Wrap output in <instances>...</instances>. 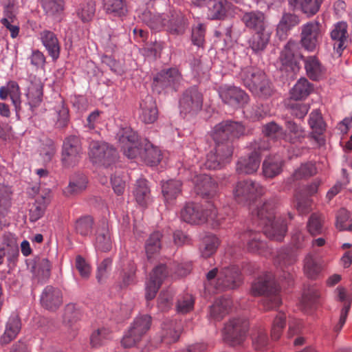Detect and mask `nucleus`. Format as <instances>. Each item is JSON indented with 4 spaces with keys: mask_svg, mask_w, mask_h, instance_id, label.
Instances as JSON below:
<instances>
[{
    "mask_svg": "<svg viewBox=\"0 0 352 352\" xmlns=\"http://www.w3.org/2000/svg\"><path fill=\"white\" fill-rule=\"evenodd\" d=\"M21 328V320L18 316L14 315L9 318L3 335L1 337V344H8L16 338Z\"/></svg>",
    "mask_w": 352,
    "mask_h": 352,
    "instance_id": "37",
    "label": "nucleus"
},
{
    "mask_svg": "<svg viewBox=\"0 0 352 352\" xmlns=\"http://www.w3.org/2000/svg\"><path fill=\"white\" fill-rule=\"evenodd\" d=\"M249 322L244 318H233L225 325L223 335L224 340L232 345L241 344L245 339Z\"/></svg>",
    "mask_w": 352,
    "mask_h": 352,
    "instance_id": "9",
    "label": "nucleus"
},
{
    "mask_svg": "<svg viewBox=\"0 0 352 352\" xmlns=\"http://www.w3.org/2000/svg\"><path fill=\"white\" fill-rule=\"evenodd\" d=\"M261 157L257 152H252L248 157L241 158L236 164V171L239 174L250 175L256 173L259 168Z\"/></svg>",
    "mask_w": 352,
    "mask_h": 352,
    "instance_id": "28",
    "label": "nucleus"
},
{
    "mask_svg": "<svg viewBox=\"0 0 352 352\" xmlns=\"http://www.w3.org/2000/svg\"><path fill=\"white\" fill-rule=\"evenodd\" d=\"M87 183V178L84 175L72 177L65 188L64 194L67 197L76 195L86 188Z\"/></svg>",
    "mask_w": 352,
    "mask_h": 352,
    "instance_id": "46",
    "label": "nucleus"
},
{
    "mask_svg": "<svg viewBox=\"0 0 352 352\" xmlns=\"http://www.w3.org/2000/svg\"><path fill=\"white\" fill-rule=\"evenodd\" d=\"M252 83L253 85H250L247 88L258 98L267 99L274 94L272 83L265 72L259 76H257V78Z\"/></svg>",
    "mask_w": 352,
    "mask_h": 352,
    "instance_id": "21",
    "label": "nucleus"
},
{
    "mask_svg": "<svg viewBox=\"0 0 352 352\" xmlns=\"http://www.w3.org/2000/svg\"><path fill=\"white\" fill-rule=\"evenodd\" d=\"M286 324V315L279 312L273 320L271 328L272 339L276 340L280 338Z\"/></svg>",
    "mask_w": 352,
    "mask_h": 352,
    "instance_id": "61",
    "label": "nucleus"
},
{
    "mask_svg": "<svg viewBox=\"0 0 352 352\" xmlns=\"http://www.w3.org/2000/svg\"><path fill=\"white\" fill-rule=\"evenodd\" d=\"M263 73H264V72L257 67L248 66L241 69L239 76L243 85L248 87L250 85H252V81L255 80L257 76H259Z\"/></svg>",
    "mask_w": 352,
    "mask_h": 352,
    "instance_id": "59",
    "label": "nucleus"
},
{
    "mask_svg": "<svg viewBox=\"0 0 352 352\" xmlns=\"http://www.w3.org/2000/svg\"><path fill=\"white\" fill-rule=\"evenodd\" d=\"M143 23L146 24L151 30L160 31L166 27V18L157 12L151 10H144L140 16Z\"/></svg>",
    "mask_w": 352,
    "mask_h": 352,
    "instance_id": "35",
    "label": "nucleus"
},
{
    "mask_svg": "<svg viewBox=\"0 0 352 352\" xmlns=\"http://www.w3.org/2000/svg\"><path fill=\"white\" fill-rule=\"evenodd\" d=\"M152 319L149 315L138 316L131 324L128 331L121 341L124 348L135 346L139 343L151 328Z\"/></svg>",
    "mask_w": 352,
    "mask_h": 352,
    "instance_id": "6",
    "label": "nucleus"
},
{
    "mask_svg": "<svg viewBox=\"0 0 352 352\" xmlns=\"http://www.w3.org/2000/svg\"><path fill=\"white\" fill-rule=\"evenodd\" d=\"M81 318V312L75 304H67L64 309L63 324L67 333L74 337L78 330V322Z\"/></svg>",
    "mask_w": 352,
    "mask_h": 352,
    "instance_id": "20",
    "label": "nucleus"
},
{
    "mask_svg": "<svg viewBox=\"0 0 352 352\" xmlns=\"http://www.w3.org/2000/svg\"><path fill=\"white\" fill-rule=\"evenodd\" d=\"M322 0H289L295 9L300 10L307 16L316 14L320 10Z\"/></svg>",
    "mask_w": 352,
    "mask_h": 352,
    "instance_id": "36",
    "label": "nucleus"
},
{
    "mask_svg": "<svg viewBox=\"0 0 352 352\" xmlns=\"http://www.w3.org/2000/svg\"><path fill=\"white\" fill-rule=\"evenodd\" d=\"M183 81L181 72L176 67L162 69L153 78V86L160 92L161 89L170 88L177 91Z\"/></svg>",
    "mask_w": 352,
    "mask_h": 352,
    "instance_id": "12",
    "label": "nucleus"
},
{
    "mask_svg": "<svg viewBox=\"0 0 352 352\" xmlns=\"http://www.w3.org/2000/svg\"><path fill=\"white\" fill-rule=\"evenodd\" d=\"M182 183L179 180L170 179L164 182L162 186L163 196L166 201H170L177 198L182 192Z\"/></svg>",
    "mask_w": 352,
    "mask_h": 352,
    "instance_id": "45",
    "label": "nucleus"
},
{
    "mask_svg": "<svg viewBox=\"0 0 352 352\" xmlns=\"http://www.w3.org/2000/svg\"><path fill=\"white\" fill-rule=\"evenodd\" d=\"M11 191L5 185H0V217H5L11 206Z\"/></svg>",
    "mask_w": 352,
    "mask_h": 352,
    "instance_id": "58",
    "label": "nucleus"
},
{
    "mask_svg": "<svg viewBox=\"0 0 352 352\" xmlns=\"http://www.w3.org/2000/svg\"><path fill=\"white\" fill-rule=\"evenodd\" d=\"M263 193V186L251 179L238 182L233 189L235 201L242 204H250Z\"/></svg>",
    "mask_w": 352,
    "mask_h": 352,
    "instance_id": "7",
    "label": "nucleus"
},
{
    "mask_svg": "<svg viewBox=\"0 0 352 352\" xmlns=\"http://www.w3.org/2000/svg\"><path fill=\"white\" fill-rule=\"evenodd\" d=\"M182 331V324L177 320H167L162 324L160 340L166 345L175 343L179 340Z\"/></svg>",
    "mask_w": 352,
    "mask_h": 352,
    "instance_id": "22",
    "label": "nucleus"
},
{
    "mask_svg": "<svg viewBox=\"0 0 352 352\" xmlns=\"http://www.w3.org/2000/svg\"><path fill=\"white\" fill-rule=\"evenodd\" d=\"M226 14V8L221 1H212L208 6L207 16L211 20L219 19Z\"/></svg>",
    "mask_w": 352,
    "mask_h": 352,
    "instance_id": "63",
    "label": "nucleus"
},
{
    "mask_svg": "<svg viewBox=\"0 0 352 352\" xmlns=\"http://www.w3.org/2000/svg\"><path fill=\"white\" fill-rule=\"evenodd\" d=\"M252 338L253 346L256 350L264 349L268 343V338L265 329L261 326L254 329Z\"/></svg>",
    "mask_w": 352,
    "mask_h": 352,
    "instance_id": "60",
    "label": "nucleus"
},
{
    "mask_svg": "<svg viewBox=\"0 0 352 352\" xmlns=\"http://www.w3.org/2000/svg\"><path fill=\"white\" fill-rule=\"evenodd\" d=\"M192 182L197 194L206 199L214 198L219 191L217 182L210 175L201 174L196 175Z\"/></svg>",
    "mask_w": 352,
    "mask_h": 352,
    "instance_id": "15",
    "label": "nucleus"
},
{
    "mask_svg": "<svg viewBox=\"0 0 352 352\" xmlns=\"http://www.w3.org/2000/svg\"><path fill=\"white\" fill-rule=\"evenodd\" d=\"M219 96L224 103L234 107H243L249 101V96L236 87H223L220 89Z\"/></svg>",
    "mask_w": 352,
    "mask_h": 352,
    "instance_id": "16",
    "label": "nucleus"
},
{
    "mask_svg": "<svg viewBox=\"0 0 352 352\" xmlns=\"http://www.w3.org/2000/svg\"><path fill=\"white\" fill-rule=\"evenodd\" d=\"M140 157L146 164L155 166L160 162L161 152L151 142H147L144 144Z\"/></svg>",
    "mask_w": 352,
    "mask_h": 352,
    "instance_id": "39",
    "label": "nucleus"
},
{
    "mask_svg": "<svg viewBox=\"0 0 352 352\" xmlns=\"http://www.w3.org/2000/svg\"><path fill=\"white\" fill-rule=\"evenodd\" d=\"M336 227L339 231H352V217L346 209L341 208L338 212Z\"/></svg>",
    "mask_w": 352,
    "mask_h": 352,
    "instance_id": "57",
    "label": "nucleus"
},
{
    "mask_svg": "<svg viewBox=\"0 0 352 352\" xmlns=\"http://www.w3.org/2000/svg\"><path fill=\"white\" fill-rule=\"evenodd\" d=\"M320 265L314 258L311 254H308L304 260V271L309 278H314L320 271Z\"/></svg>",
    "mask_w": 352,
    "mask_h": 352,
    "instance_id": "64",
    "label": "nucleus"
},
{
    "mask_svg": "<svg viewBox=\"0 0 352 352\" xmlns=\"http://www.w3.org/2000/svg\"><path fill=\"white\" fill-rule=\"evenodd\" d=\"M298 16L291 13H284L277 25L276 34L280 39H285L287 32L300 23Z\"/></svg>",
    "mask_w": 352,
    "mask_h": 352,
    "instance_id": "33",
    "label": "nucleus"
},
{
    "mask_svg": "<svg viewBox=\"0 0 352 352\" xmlns=\"http://www.w3.org/2000/svg\"><path fill=\"white\" fill-rule=\"evenodd\" d=\"M133 195L138 204L146 206L151 201V191L147 181L140 179L137 181Z\"/></svg>",
    "mask_w": 352,
    "mask_h": 352,
    "instance_id": "41",
    "label": "nucleus"
},
{
    "mask_svg": "<svg viewBox=\"0 0 352 352\" xmlns=\"http://www.w3.org/2000/svg\"><path fill=\"white\" fill-rule=\"evenodd\" d=\"M251 291L254 296H265L262 304L265 310L274 309L281 304L279 288L272 273H265L256 279Z\"/></svg>",
    "mask_w": 352,
    "mask_h": 352,
    "instance_id": "4",
    "label": "nucleus"
},
{
    "mask_svg": "<svg viewBox=\"0 0 352 352\" xmlns=\"http://www.w3.org/2000/svg\"><path fill=\"white\" fill-rule=\"evenodd\" d=\"M168 272L164 265H157L152 271L150 278L146 285L145 296L147 300H153L158 292L163 280L167 276Z\"/></svg>",
    "mask_w": 352,
    "mask_h": 352,
    "instance_id": "17",
    "label": "nucleus"
},
{
    "mask_svg": "<svg viewBox=\"0 0 352 352\" xmlns=\"http://www.w3.org/2000/svg\"><path fill=\"white\" fill-rule=\"evenodd\" d=\"M95 247L101 252H108L111 249V241L109 228L104 222L96 231Z\"/></svg>",
    "mask_w": 352,
    "mask_h": 352,
    "instance_id": "40",
    "label": "nucleus"
},
{
    "mask_svg": "<svg viewBox=\"0 0 352 352\" xmlns=\"http://www.w3.org/2000/svg\"><path fill=\"white\" fill-rule=\"evenodd\" d=\"M181 219L191 224H201L208 219L219 221L218 213L214 206L211 203L202 205L197 203H188L182 209Z\"/></svg>",
    "mask_w": 352,
    "mask_h": 352,
    "instance_id": "5",
    "label": "nucleus"
},
{
    "mask_svg": "<svg viewBox=\"0 0 352 352\" xmlns=\"http://www.w3.org/2000/svg\"><path fill=\"white\" fill-rule=\"evenodd\" d=\"M95 11V3L92 0H89L87 1L82 2L79 4L76 10V14L80 20L83 23H85L91 21L93 19Z\"/></svg>",
    "mask_w": 352,
    "mask_h": 352,
    "instance_id": "51",
    "label": "nucleus"
},
{
    "mask_svg": "<svg viewBox=\"0 0 352 352\" xmlns=\"http://www.w3.org/2000/svg\"><path fill=\"white\" fill-rule=\"evenodd\" d=\"M331 38L333 41V50L338 56H340L343 50L347 47L351 42L347 32V24L344 22H339L335 25L331 32Z\"/></svg>",
    "mask_w": 352,
    "mask_h": 352,
    "instance_id": "18",
    "label": "nucleus"
},
{
    "mask_svg": "<svg viewBox=\"0 0 352 352\" xmlns=\"http://www.w3.org/2000/svg\"><path fill=\"white\" fill-rule=\"evenodd\" d=\"M232 301L229 298H218L210 307L209 316L214 321L221 320L229 312Z\"/></svg>",
    "mask_w": 352,
    "mask_h": 352,
    "instance_id": "34",
    "label": "nucleus"
},
{
    "mask_svg": "<svg viewBox=\"0 0 352 352\" xmlns=\"http://www.w3.org/2000/svg\"><path fill=\"white\" fill-rule=\"evenodd\" d=\"M237 236L243 242L247 243L248 249L250 252H257L265 246L262 239L263 235L258 230L256 231L248 228L246 230L237 233Z\"/></svg>",
    "mask_w": 352,
    "mask_h": 352,
    "instance_id": "24",
    "label": "nucleus"
},
{
    "mask_svg": "<svg viewBox=\"0 0 352 352\" xmlns=\"http://www.w3.org/2000/svg\"><path fill=\"white\" fill-rule=\"evenodd\" d=\"M51 201L50 191L39 194L34 204L29 209V219L31 222H36L45 214L46 208Z\"/></svg>",
    "mask_w": 352,
    "mask_h": 352,
    "instance_id": "25",
    "label": "nucleus"
},
{
    "mask_svg": "<svg viewBox=\"0 0 352 352\" xmlns=\"http://www.w3.org/2000/svg\"><path fill=\"white\" fill-rule=\"evenodd\" d=\"M274 210L275 205L273 201L263 203L255 212L256 223L267 237L281 241L287 232V224L281 217H276Z\"/></svg>",
    "mask_w": 352,
    "mask_h": 352,
    "instance_id": "2",
    "label": "nucleus"
},
{
    "mask_svg": "<svg viewBox=\"0 0 352 352\" xmlns=\"http://www.w3.org/2000/svg\"><path fill=\"white\" fill-rule=\"evenodd\" d=\"M319 296V292L316 288L311 287L308 289L307 291L305 292L302 297L300 302L302 309L308 313L314 309L316 307Z\"/></svg>",
    "mask_w": 352,
    "mask_h": 352,
    "instance_id": "47",
    "label": "nucleus"
},
{
    "mask_svg": "<svg viewBox=\"0 0 352 352\" xmlns=\"http://www.w3.org/2000/svg\"><path fill=\"white\" fill-rule=\"evenodd\" d=\"M297 45L294 41H289L282 50L279 59L283 65L292 66L296 63L295 51Z\"/></svg>",
    "mask_w": 352,
    "mask_h": 352,
    "instance_id": "53",
    "label": "nucleus"
},
{
    "mask_svg": "<svg viewBox=\"0 0 352 352\" xmlns=\"http://www.w3.org/2000/svg\"><path fill=\"white\" fill-rule=\"evenodd\" d=\"M300 58L304 61L306 74L311 80L317 81L323 77L325 68L316 56H300Z\"/></svg>",
    "mask_w": 352,
    "mask_h": 352,
    "instance_id": "26",
    "label": "nucleus"
},
{
    "mask_svg": "<svg viewBox=\"0 0 352 352\" xmlns=\"http://www.w3.org/2000/svg\"><path fill=\"white\" fill-rule=\"evenodd\" d=\"M283 160L279 155L267 157L263 162V174L265 177L273 178L283 170Z\"/></svg>",
    "mask_w": 352,
    "mask_h": 352,
    "instance_id": "31",
    "label": "nucleus"
},
{
    "mask_svg": "<svg viewBox=\"0 0 352 352\" xmlns=\"http://www.w3.org/2000/svg\"><path fill=\"white\" fill-rule=\"evenodd\" d=\"M111 331L104 327H101L94 331L90 338V343L93 347H98L102 345L105 341L109 339Z\"/></svg>",
    "mask_w": 352,
    "mask_h": 352,
    "instance_id": "62",
    "label": "nucleus"
},
{
    "mask_svg": "<svg viewBox=\"0 0 352 352\" xmlns=\"http://www.w3.org/2000/svg\"><path fill=\"white\" fill-rule=\"evenodd\" d=\"M313 89V85L307 78H301L291 90V97L295 100L304 99L312 92Z\"/></svg>",
    "mask_w": 352,
    "mask_h": 352,
    "instance_id": "42",
    "label": "nucleus"
},
{
    "mask_svg": "<svg viewBox=\"0 0 352 352\" xmlns=\"http://www.w3.org/2000/svg\"><path fill=\"white\" fill-rule=\"evenodd\" d=\"M166 23V30L171 34H183L186 28V21L184 15L177 12H173L168 16Z\"/></svg>",
    "mask_w": 352,
    "mask_h": 352,
    "instance_id": "32",
    "label": "nucleus"
},
{
    "mask_svg": "<svg viewBox=\"0 0 352 352\" xmlns=\"http://www.w3.org/2000/svg\"><path fill=\"white\" fill-rule=\"evenodd\" d=\"M53 120L58 128H63L69 121V111L63 102L57 104L52 113Z\"/></svg>",
    "mask_w": 352,
    "mask_h": 352,
    "instance_id": "50",
    "label": "nucleus"
},
{
    "mask_svg": "<svg viewBox=\"0 0 352 352\" xmlns=\"http://www.w3.org/2000/svg\"><path fill=\"white\" fill-rule=\"evenodd\" d=\"M203 101V94L197 87H190L184 91L179 100L181 111L185 113H197L201 109Z\"/></svg>",
    "mask_w": 352,
    "mask_h": 352,
    "instance_id": "13",
    "label": "nucleus"
},
{
    "mask_svg": "<svg viewBox=\"0 0 352 352\" xmlns=\"http://www.w3.org/2000/svg\"><path fill=\"white\" fill-rule=\"evenodd\" d=\"M317 173L316 166L312 163H305L301 164L295 170L289 179L292 181L300 180L311 177Z\"/></svg>",
    "mask_w": 352,
    "mask_h": 352,
    "instance_id": "56",
    "label": "nucleus"
},
{
    "mask_svg": "<svg viewBox=\"0 0 352 352\" xmlns=\"http://www.w3.org/2000/svg\"><path fill=\"white\" fill-rule=\"evenodd\" d=\"M300 44L309 52H314L319 45L321 37V24L317 21H311L300 28Z\"/></svg>",
    "mask_w": 352,
    "mask_h": 352,
    "instance_id": "11",
    "label": "nucleus"
},
{
    "mask_svg": "<svg viewBox=\"0 0 352 352\" xmlns=\"http://www.w3.org/2000/svg\"><path fill=\"white\" fill-rule=\"evenodd\" d=\"M51 272V264L46 258H38L33 267V272L39 280H46L49 278Z\"/></svg>",
    "mask_w": 352,
    "mask_h": 352,
    "instance_id": "52",
    "label": "nucleus"
},
{
    "mask_svg": "<svg viewBox=\"0 0 352 352\" xmlns=\"http://www.w3.org/2000/svg\"><path fill=\"white\" fill-rule=\"evenodd\" d=\"M285 127L287 131L286 139L290 143H300L306 136L304 128L294 121H287L285 122Z\"/></svg>",
    "mask_w": 352,
    "mask_h": 352,
    "instance_id": "43",
    "label": "nucleus"
},
{
    "mask_svg": "<svg viewBox=\"0 0 352 352\" xmlns=\"http://www.w3.org/2000/svg\"><path fill=\"white\" fill-rule=\"evenodd\" d=\"M28 104L31 107H36L42 101L43 98V85L40 81L31 82L28 88L26 94Z\"/></svg>",
    "mask_w": 352,
    "mask_h": 352,
    "instance_id": "44",
    "label": "nucleus"
},
{
    "mask_svg": "<svg viewBox=\"0 0 352 352\" xmlns=\"http://www.w3.org/2000/svg\"><path fill=\"white\" fill-rule=\"evenodd\" d=\"M94 221L91 216H84L78 219L74 224L77 234L82 236H87L92 233Z\"/></svg>",
    "mask_w": 352,
    "mask_h": 352,
    "instance_id": "49",
    "label": "nucleus"
},
{
    "mask_svg": "<svg viewBox=\"0 0 352 352\" xmlns=\"http://www.w3.org/2000/svg\"><path fill=\"white\" fill-rule=\"evenodd\" d=\"M158 118V109L153 97L147 95L140 102L139 119L144 124L154 123Z\"/></svg>",
    "mask_w": 352,
    "mask_h": 352,
    "instance_id": "19",
    "label": "nucleus"
},
{
    "mask_svg": "<svg viewBox=\"0 0 352 352\" xmlns=\"http://www.w3.org/2000/svg\"><path fill=\"white\" fill-rule=\"evenodd\" d=\"M270 38V32L267 30L256 31L249 40V46L254 53H259L266 48Z\"/></svg>",
    "mask_w": 352,
    "mask_h": 352,
    "instance_id": "38",
    "label": "nucleus"
},
{
    "mask_svg": "<svg viewBox=\"0 0 352 352\" xmlns=\"http://www.w3.org/2000/svg\"><path fill=\"white\" fill-rule=\"evenodd\" d=\"M82 148L78 137L70 135L65 138L62 148L61 161L65 167L76 166L82 157Z\"/></svg>",
    "mask_w": 352,
    "mask_h": 352,
    "instance_id": "8",
    "label": "nucleus"
},
{
    "mask_svg": "<svg viewBox=\"0 0 352 352\" xmlns=\"http://www.w3.org/2000/svg\"><path fill=\"white\" fill-rule=\"evenodd\" d=\"M89 155L94 163L104 166H110L117 159L116 149L106 142H91Z\"/></svg>",
    "mask_w": 352,
    "mask_h": 352,
    "instance_id": "10",
    "label": "nucleus"
},
{
    "mask_svg": "<svg viewBox=\"0 0 352 352\" xmlns=\"http://www.w3.org/2000/svg\"><path fill=\"white\" fill-rule=\"evenodd\" d=\"M241 20L246 28L255 32L266 30L265 16L261 11L245 12Z\"/></svg>",
    "mask_w": 352,
    "mask_h": 352,
    "instance_id": "29",
    "label": "nucleus"
},
{
    "mask_svg": "<svg viewBox=\"0 0 352 352\" xmlns=\"http://www.w3.org/2000/svg\"><path fill=\"white\" fill-rule=\"evenodd\" d=\"M162 234L160 232H153L146 241L145 252L148 260L152 258V256L157 254L161 249Z\"/></svg>",
    "mask_w": 352,
    "mask_h": 352,
    "instance_id": "48",
    "label": "nucleus"
},
{
    "mask_svg": "<svg viewBox=\"0 0 352 352\" xmlns=\"http://www.w3.org/2000/svg\"><path fill=\"white\" fill-rule=\"evenodd\" d=\"M244 131V126L238 122L226 120L217 124L213 133L215 146L211 151L215 152L224 164L228 163L233 153L231 140L243 134Z\"/></svg>",
    "mask_w": 352,
    "mask_h": 352,
    "instance_id": "1",
    "label": "nucleus"
},
{
    "mask_svg": "<svg viewBox=\"0 0 352 352\" xmlns=\"http://www.w3.org/2000/svg\"><path fill=\"white\" fill-rule=\"evenodd\" d=\"M40 39L49 55L56 60L60 55V43L56 35L52 31L45 30L40 32Z\"/></svg>",
    "mask_w": 352,
    "mask_h": 352,
    "instance_id": "27",
    "label": "nucleus"
},
{
    "mask_svg": "<svg viewBox=\"0 0 352 352\" xmlns=\"http://www.w3.org/2000/svg\"><path fill=\"white\" fill-rule=\"evenodd\" d=\"M219 244V239L215 236L208 235L205 236L200 247L201 256L207 258L212 255L215 252Z\"/></svg>",
    "mask_w": 352,
    "mask_h": 352,
    "instance_id": "54",
    "label": "nucleus"
},
{
    "mask_svg": "<svg viewBox=\"0 0 352 352\" xmlns=\"http://www.w3.org/2000/svg\"><path fill=\"white\" fill-rule=\"evenodd\" d=\"M205 289L210 291L211 287L216 290L233 289L241 283L239 269L236 266L226 267L220 271L213 268L206 274Z\"/></svg>",
    "mask_w": 352,
    "mask_h": 352,
    "instance_id": "3",
    "label": "nucleus"
},
{
    "mask_svg": "<svg viewBox=\"0 0 352 352\" xmlns=\"http://www.w3.org/2000/svg\"><path fill=\"white\" fill-rule=\"evenodd\" d=\"M308 124L311 129L309 134L310 138H313L320 146L323 145L325 140L320 135L326 131V124L318 110H314L309 114Z\"/></svg>",
    "mask_w": 352,
    "mask_h": 352,
    "instance_id": "23",
    "label": "nucleus"
},
{
    "mask_svg": "<svg viewBox=\"0 0 352 352\" xmlns=\"http://www.w3.org/2000/svg\"><path fill=\"white\" fill-rule=\"evenodd\" d=\"M103 5L107 13L116 16L124 15L127 12L124 0H103Z\"/></svg>",
    "mask_w": 352,
    "mask_h": 352,
    "instance_id": "55",
    "label": "nucleus"
},
{
    "mask_svg": "<svg viewBox=\"0 0 352 352\" xmlns=\"http://www.w3.org/2000/svg\"><path fill=\"white\" fill-rule=\"evenodd\" d=\"M41 6L48 17L60 21L65 10V0H40Z\"/></svg>",
    "mask_w": 352,
    "mask_h": 352,
    "instance_id": "30",
    "label": "nucleus"
},
{
    "mask_svg": "<svg viewBox=\"0 0 352 352\" xmlns=\"http://www.w3.org/2000/svg\"><path fill=\"white\" fill-rule=\"evenodd\" d=\"M40 303L43 309L51 312L56 311L63 304L62 291L52 285L46 286L41 294Z\"/></svg>",
    "mask_w": 352,
    "mask_h": 352,
    "instance_id": "14",
    "label": "nucleus"
}]
</instances>
